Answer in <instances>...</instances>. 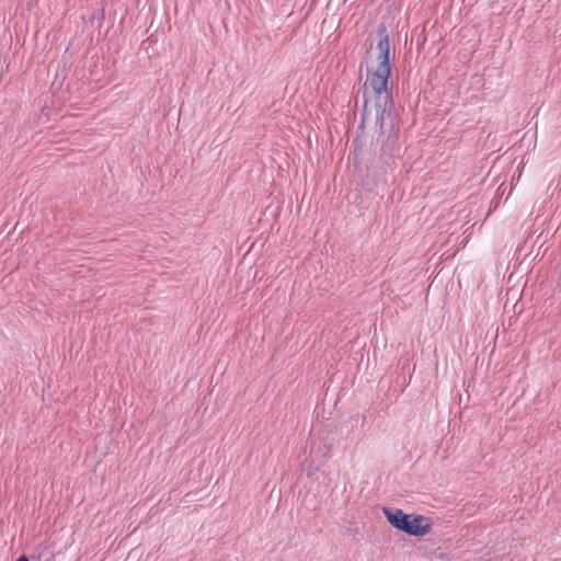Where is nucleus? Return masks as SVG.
I'll use <instances>...</instances> for the list:
<instances>
[{
    "label": "nucleus",
    "mask_w": 561,
    "mask_h": 561,
    "mask_svg": "<svg viewBox=\"0 0 561 561\" xmlns=\"http://www.w3.org/2000/svg\"><path fill=\"white\" fill-rule=\"evenodd\" d=\"M379 41L377 43L379 65L377 69L367 75V80L364 84V96H367L368 90L373 93L376 101V124L383 128L387 118L391 117L394 108L392 95L388 92V80L390 77L391 68L389 62L390 55V41L387 27L380 25L378 27ZM367 98L364 102V114L367 111Z\"/></svg>",
    "instance_id": "nucleus-1"
},
{
    "label": "nucleus",
    "mask_w": 561,
    "mask_h": 561,
    "mask_svg": "<svg viewBox=\"0 0 561 561\" xmlns=\"http://www.w3.org/2000/svg\"><path fill=\"white\" fill-rule=\"evenodd\" d=\"M382 511L393 528L408 534L411 514H407L400 508L383 507Z\"/></svg>",
    "instance_id": "nucleus-2"
},
{
    "label": "nucleus",
    "mask_w": 561,
    "mask_h": 561,
    "mask_svg": "<svg viewBox=\"0 0 561 561\" xmlns=\"http://www.w3.org/2000/svg\"><path fill=\"white\" fill-rule=\"evenodd\" d=\"M433 523L431 519L423 515L411 514L408 535L421 537L428 534L432 529Z\"/></svg>",
    "instance_id": "nucleus-3"
},
{
    "label": "nucleus",
    "mask_w": 561,
    "mask_h": 561,
    "mask_svg": "<svg viewBox=\"0 0 561 561\" xmlns=\"http://www.w3.org/2000/svg\"><path fill=\"white\" fill-rule=\"evenodd\" d=\"M16 561H28V559L25 556H21Z\"/></svg>",
    "instance_id": "nucleus-4"
}]
</instances>
